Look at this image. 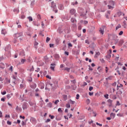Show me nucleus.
<instances>
[{
  "mask_svg": "<svg viewBox=\"0 0 127 127\" xmlns=\"http://www.w3.org/2000/svg\"><path fill=\"white\" fill-rule=\"evenodd\" d=\"M30 122L32 124H36V123H37V121L36 120V119L33 117H31Z\"/></svg>",
  "mask_w": 127,
  "mask_h": 127,
  "instance_id": "6",
  "label": "nucleus"
},
{
  "mask_svg": "<svg viewBox=\"0 0 127 127\" xmlns=\"http://www.w3.org/2000/svg\"><path fill=\"white\" fill-rule=\"evenodd\" d=\"M79 98H80V95L76 94V100H79Z\"/></svg>",
  "mask_w": 127,
  "mask_h": 127,
  "instance_id": "45",
  "label": "nucleus"
},
{
  "mask_svg": "<svg viewBox=\"0 0 127 127\" xmlns=\"http://www.w3.org/2000/svg\"><path fill=\"white\" fill-rule=\"evenodd\" d=\"M66 108H70V107H71V106H70V104H66Z\"/></svg>",
  "mask_w": 127,
  "mask_h": 127,
  "instance_id": "54",
  "label": "nucleus"
},
{
  "mask_svg": "<svg viewBox=\"0 0 127 127\" xmlns=\"http://www.w3.org/2000/svg\"><path fill=\"white\" fill-rule=\"evenodd\" d=\"M50 48H52V47H54V44H49Z\"/></svg>",
  "mask_w": 127,
  "mask_h": 127,
  "instance_id": "49",
  "label": "nucleus"
},
{
  "mask_svg": "<svg viewBox=\"0 0 127 127\" xmlns=\"http://www.w3.org/2000/svg\"><path fill=\"white\" fill-rule=\"evenodd\" d=\"M6 97H7V99H9L11 97V95L10 94H7L6 95Z\"/></svg>",
  "mask_w": 127,
  "mask_h": 127,
  "instance_id": "48",
  "label": "nucleus"
},
{
  "mask_svg": "<svg viewBox=\"0 0 127 127\" xmlns=\"http://www.w3.org/2000/svg\"><path fill=\"white\" fill-rule=\"evenodd\" d=\"M85 43H87V44H90V42L88 40H85Z\"/></svg>",
  "mask_w": 127,
  "mask_h": 127,
  "instance_id": "64",
  "label": "nucleus"
},
{
  "mask_svg": "<svg viewBox=\"0 0 127 127\" xmlns=\"http://www.w3.org/2000/svg\"><path fill=\"white\" fill-rule=\"evenodd\" d=\"M21 18L22 19H24V18H25V16L23 15V13H22V15L21 16Z\"/></svg>",
  "mask_w": 127,
  "mask_h": 127,
  "instance_id": "32",
  "label": "nucleus"
},
{
  "mask_svg": "<svg viewBox=\"0 0 127 127\" xmlns=\"http://www.w3.org/2000/svg\"><path fill=\"white\" fill-rule=\"evenodd\" d=\"M41 89L42 90H43V89H44V84L41 83Z\"/></svg>",
  "mask_w": 127,
  "mask_h": 127,
  "instance_id": "41",
  "label": "nucleus"
},
{
  "mask_svg": "<svg viewBox=\"0 0 127 127\" xmlns=\"http://www.w3.org/2000/svg\"><path fill=\"white\" fill-rule=\"evenodd\" d=\"M10 45H8L5 47L4 50L9 53H10Z\"/></svg>",
  "mask_w": 127,
  "mask_h": 127,
  "instance_id": "4",
  "label": "nucleus"
},
{
  "mask_svg": "<svg viewBox=\"0 0 127 127\" xmlns=\"http://www.w3.org/2000/svg\"><path fill=\"white\" fill-rule=\"evenodd\" d=\"M111 117H113V119H115L116 117V113H111L110 114Z\"/></svg>",
  "mask_w": 127,
  "mask_h": 127,
  "instance_id": "16",
  "label": "nucleus"
},
{
  "mask_svg": "<svg viewBox=\"0 0 127 127\" xmlns=\"http://www.w3.org/2000/svg\"><path fill=\"white\" fill-rule=\"evenodd\" d=\"M37 45H38V43L35 41L34 43V46H35V48H36V49H37Z\"/></svg>",
  "mask_w": 127,
  "mask_h": 127,
  "instance_id": "21",
  "label": "nucleus"
},
{
  "mask_svg": "<svg viewBox=\"0 0 127 127\" xmlns=\"http://www.w3.org/2000/svg\"><path fill=\"white\" fill-rule=\"evenodd\" d=\"M63 98L64 101H66V100H67V95H63Z\"/></svg>",
  "mask_w": 127,
  "mask_h": 127,
  "instance_id": "23",
  "label": "nucleus"
},
{
  "mask_svg": "<svg viewBox=\"0 0 127 127\" xmlns=\"http://www.w3.org/2000/svg\"><path fill=\"white\" fill-rule=\"evenodd\" d=\"M124 34V32L123 31H121L120 33H119V35H123Z\"/></svg>",
  "mask_w": 127,
  "mask_h": 127,
  "instance_id": "46",
  "label": "nucleus"
},
{
  "mask_svg": "<svg viewBox=\"0 0 127 127\" xmlns=\"http://www.w3.org/2000/svg\"><path fill=\"white\" fill-rule=\"evenodd\" d=\"M23 87H24V84H21L20 85V89H22V88H23Z\"/></svg>",
  "mask_w": 127,
  "mask_h": 127,
  "instance_id": "53",
  "label": "nucleus"
},
{
  "mask_svg": "<svg viewBox=\"0 0 127 127\" xmlns=\"http://www.w3.org/2000/svg\"><path fill=\"white\" fill-rule=\"evenodd\" d=\"M121 27H122V26L121 25V24H119L116 28V30H118L119 28H121Z\"/></svg>",
  "mask_w": 127,
  "mask_h": 127,
  "instance_id": "19",
  "label": "nucleus"
},
{
  "mask_svg": "<svg viewBox=\"0 0 127 127\" xmlns=\"http://www.w3.org/2000/svg\"><path fill=\"white\" fill-rule=\"evenodd\" d=\"M56 44H57V45H58L59 44V39H57L56 40Z\"/></svg>",
  "mask_w": 127,
  "mask_h": 127,
  "instance_id": "37",
  "label": "nucleus"
},
{
  "mask_svg": "<svg viewBox=\"0 0 127 127\" xmlns=\"http://www.w3.org/2000/svg\"><path fill=\"white\" fill-rule=\"evenodd\" d=\"M104 97L106 99H109V94L104 95Z\"/></svg>",
  "mask_w": 127,
  "mask_h": 127,
  "instance_id": "47",
  "label": "nucleus"
},
{
  "mask_svg": "<svg viewBox=\"0 0 127 127\" xmlns=\"http://www.w3.org/2000/svg\"><path fill=\"white\" fill-rule=\"evenodd\" d=\"M88 95L89 96H93L94 95V92H89Z\"/></svg>",
  "mask_w": 127,
  "mask_h": 127,
  "instance_id": "52",
  "label": "nucleus"
},
{
  "mask_svg": "<svg viewBox=\"0 0 127 127\" xmlns=\"http://www.w3.org/2000/svg\"><path fill=\"white\" fill-rule=\"evenodd\" d=\"M69 102H70V104H71V105H74V104H75V101H72L71 99L69 100Z\"/></svg>",
  "mask_w": 127,
  "mask_h": 127,
  "instance_id": "29",
  "label": "nucleus"
},
{
  "mask_svg": "<svg viewBox=\"0 0 127 127\" xmlns=\"http://www.w3.org/2000/svg\"><path fill=\"white\" fill-rule=\"evenodd\" d=\"M58 103H59V100H56V101H55L54 104H55V105H57V104H58Z\"/></svg>",
  "mask_w": 127,
  "mask_h": 127,
  "instance_id": "42",
  "label": "nucleus"
},
{
  "mask_svg": "<svg viewBox=\"0 0 127 127\" xmlns=\"http://www.w3.org/2000/svg\"><path fill=\"white\" fill-rule=\"evenodd\" d=\"M54 86H52V90L53 91L56 90L57 89V87H58V81L55 80L53 81Z\"/></svg>",
  "mask_w": 127,
  "mask_h": 127,
  "instance_id": "1",
  "label": "nucleus"
},
{
  "mask_svg": "<svg viewBox=\"0 0 127 127\" xmlns=\"http://www.w3.org/2000/svg\"><path fill=\"white\" fill-rule=\"evenodd\" d=\"M5 81H6V83H10V79H8L7 78V77H6V78H5Z\"/></svg>",
  "mask_w": 127,
  "mask_h": 127,
  "instance_id": "24",
  "label": "nucleus"
},
{
  "mask_svg": "<svg viewBox=\"0 0 127 127\" xmlns=\"http://www.w3.org/2000/svg\"><path fill=\"white\" fill-rule=\"evenodd\" d=\"M115 41V44H117V43H118L119 42V39H114Z\"/></svg>",
  "mask_w": 127,
  "mask_h": 127,
  "instance_id": "50",
  "label": "nucleus"
},
{
  "mask_svg": "<svg viewBox=\"0 0 127 127\" xmlns=\"http://www.w3.org/2000/svg\"><path fill=\"white\" fill-rule=\"evenodd\" d=\"M75 12H76V10L74 9H71L70 10V13H71V14H74Z\"/></svg>",
  "mask_w": 127,
  "mask_h": 127,
  "instance_id": "12",
  "label": "nucleus"
},
{
  "mask_svg": "<svg viewBox=\"0 0 127 127\" xmlns=\"http://www.w3.org/2000/svg\"><path fill=\"white\" fill-rule=\"evenodd\" d=\"M28 82H29V83H31V82H32V77H31V76H30L29 77V79H28Z\"/></svg>",
  "mask_w": 127,
  "mask_h": 127,
  "instance_id": "20",
  "label": "nucleus"
},
{
  "mask_svg": "<svg viewBox=\"0 0 127 127\" xmlns=\"http://www.w3.org/2000/svg\"><path fill=\"white\" fill-rule=\"evenodd\" d=\"M50 38H49V37H47V38H46V42L47 43H48V42H50Z\"/></svg>",
  "mask_w": 127,
  "mask_h": 127,
  "instance_id": "33",
  "label": "nucleus"
},
{
  "mask_svg": "<svg viewBox=\"0 0 127 127\" xmlns=\"http://www.w3.org/2000/svg\"><path fill=\"white\" fill-rule=\"evenodd\" d=\"M123 26L124 28H127V21H124L123 23Z\"/></svg>",
  "mask_w": 127,
  "mask_h": 127,
  "instance_id": "14",
  "label": "nucleus"
},
{
  "mask_svg": "<svg viewBox=\"0 0 127 127\" xmlns=\"http://www.w3.org/2000/svg\"><path fill=\"white\" fill-rule=\"evenodd\" d=\"M27 106H28V104L26 102H24L22 105L23 110H26L27 109Z\"/></svg>",
  "mask_w": 127,
  "mask_h": 127,
  "instance_id": "8",
  "label": "nucleus"
},
{
  "mask_svg": "<svg viewBox=\"0 0 127 127\" xmlns=\"http://www.w3.org/2000/svg\"><path fill=\"white\" fill-rule=\"evenodd\" d=\"M111 56L110 54L108 55L107 56H106V58H107L108 59H110V58H111Z\"/></svg>",
  "mask_w": 127,
  "mask_h": 127,
  "instance_id": "40",
  "label": "nucleus"
},
{
  "mask_svg": "<svg viewBox=\"0 0 127 127\" xmlns=\"http://www.w3.org/2000/svg\"><path fill=\"white\" fill-rule=\"evenodd\" d=\"M87 85H88V84L86 82H83V87H85V86H87Z\"/></svg>",
  "mask_w": 127,
  "mask_h": 127,
  "instance_id": "59",
  "label": "nucleus"
},
{
  "mask_svg": "<svg viewBox=\"0 0 127 127\" xmlns=\"http://www.w3.org/2000/svg\"><path fill=\"white\" fill-rule=\"evenodd\" d=\"M46 78L48 79H50V80H51V76H50L49 75H46Z\"/></svg>",
  "mask_w": 127,
  "mask_h": 127,
  "instance_id": "56",
  "label": "nucleus"
},
{
  "mask_svg": "<svg viewBox=\"0 0 127 127\" xmlns=\"http://www.w3.org/2000/svg\"><path fill=\"white\" fill-rule=\"evenodd\" d=\"M22 35H23V33L22 32L20 33L15 34V38H18V37H20V36H22Z\"/></svg>",
  "mask_w": 127,
  "mask_h": 127,
  "instance_id": "7",
  "label": "nucleus"
},
{
  "mask_svg": "<svg viewBox=\"0 0 127 127\" xmlns=\"http://www.w3.org/2000/svg\"><path fill=\"white\" fill-rule=\"evenodd\" d=\"M58 111L59 112V113H63V110L61 108H59L58 109Z\"/></svg>",
  "mask_w": 127,
  "mask_h": 127,
  "instance_id": "27",
  "label": "nucleus"
},
{
  "mask_svg": "<svg viewBox=\"0 0 127 127\" xmlns=\"http://www.w3.org/2000/svg\"><path fill=\"white\" fill-rule=\"evenodd\" d=\"M39 35H41L42 36H44V35L42 34V31H40L39 32Z\"/></svg>",
  "mask_w": 127,
  "mask_h": 127,
  "instance_id": "55",
  "label": "nucleus"
},
{
  "mask_svg": "<svg viewBox=\"0 0 127 127\" xmlns=\"http://www.w3.org/2000/svg\"><path fill=\"white\" fill-rule=\"evenodd\" d=\"M13 11L14 12H17V13H18V12H19V10L18 9V8H14L13 9Z\"/></svg>",
  "mask_w": 127,
  "mask_h": 127,
  "instance_id": "18",
  "label": "nucleus"
},
{
  "mask_svg": "<svg viewBox=\"0 0 127 127\" xmlns=\"http://www.w3.org/2000/svg\"><path fill=\"white\" fill-rule=\"evenodd\" d=\"M20 56H24L25 54H24V51H22L20 53H19Z\"/></svg>",
  "mask_w": 127,
  "mask_h": 127,
  "instance_id": "15",
  "label": "nucleus"
},
{
  "mask_svg": "<svg viewBox=\"0 0 127 127\" xmlns=\"http://www.w3.org/2000/svg\"><path fill=\"white\" fill-rule=\"evenodd\" d=\"M26 125V123H25V122H24V121H22V126H25Z\"/></svg>",
  "mask_w": 127,
  "mask_h": 127,
  "instance_id": "57",
  "label": "nucleus"
},
{
  "mask_svg": "<svg viewBox=\"0 0 127 127\" xmlns=\"http://www.w3.org/2000/svg\"><path fill=\"white\" fill-rule=\"evenodd\" d=\"M48 107H49V108H52V103L50 102L48 104Z\"/></svg>",
  "mask_w": 127,
  "mask_h": 127,
  "instance_id": "25",
  "label": "nucleus"
},
{
  "mask_svg": "<svg viewBox=\"0 0 127 127\" xmlns=\"http://www.w3.org/2000/svg\"><path fill=\"white\" fill-rule=\"evenodd\" d=\"M72 26H73V27H74V28H76L77 27V25H76V24H75V23H73L72 24Z\"/></svg>",
  "mask_w": 127,
  "mask_h": 127,
  "instance_id": "58",
  "label": "nucleus"
},
{
  "mask_svg": "<svg viewBox=\"0 0 127 127\" xmlns=\"http://www.w3.org/2000/svg\"><path fill=\"white\" fill-rule=\"evenodd\" d=\"M97 70L99 71V72H102V70H103V68L102 67L99 66L97 68Z\"/></svg>",
  "mask_w": 127,
  "mask_h": 127,
  "instance_id": "22",
  "label": "nucleus"
},
{
  "mask_svg": "<svg viewBox=\"0 0 127 127\" xmlns=\"http://www.w3.org/2000/svg\"><path fill=\"white\" fill-rule=\"evenodd\" d=\"M99 32H100L101 34H104V30H102V28L99 30Z\"/></svg>",
  "mask_w": 127,
  "mask_h": 127,
  "instance_id": "30",
  "label": "nucleus"
},
{
  "mask_svg": "<svg viewBox=\"0 0 127 127\" xmlns=\"http://www.w3.org/2000/svg\"><path fill=\"white\" fill-rule=\"evenodd\" d=\"M50 118H51V120H53V119H54V118H55V117L53 115H50L49 116Z\"/></svg>",
  "mask_w": 127,
  "mask_h": 127,
  "instance_id": "35",
  "label": "nucleus"
},
{
  "mask_svg": "<svg viewBox=\"0 0 127 127\" xmlns=\"http://www.w3.org/2000/svg\"><path fill=\"white\" fill-rule=\"evenodd\" d=\"M1 95H5L6 94V91H3L1 92Z\"/></svg>",
  "mask_w": 127,
  "mask_h": 127,
  "instance_id": "63",
  "label": "nucleus"
},
{
  "mask_svg": "<svg viewBox=\"0 0 127 127\" xmlns=\"http://www.w3.org/2000/svg\"><path fill=\"white\" fill-rule=\"evenodd\" d=\"M70 82H71V83H72L73 84H74V85H75V84H76V79L70 80Z\"/></svg>",
  "mask_w": 127,
  "mask_h": 127,
  "instance_id": "34",
  "label": "nucleus"
},
{
  "mask_svg": "<svg viewBox=\"0 0 127 127\" xmlns=\"http://www.w3.org/2000/svg\"><path fill=\"white\" fill-rule=\"evenodd\" d=\"M7 125H9V126H10V125H11V122H10V121H7Z\"/></svg>",
  "mask_w": 127,
  "mask_h": 127,
  "instance_id": "60",
  "label": "nucleus"
},
{
  "mask_svg": "<svg viewBox=\"0 0 127 127\" xmlns=\"http://www.w3.org/2000/svg\"><path fill=\"white\" fill-rule=\"evenodd\" d=\"M1 33L3 34V35H5L6 34V31L5 29H2Z\"/></svg>",
  "mask_w": 127,
  "mask_h": 127,
  "instance_id": "13",
  "label": "nucleus"
},
{
  "mask_svg": "<svg viewBox=\"0 0 127 127\" xmlns=\"http://www.w3.org/2000/svg\"><path fill=\"white\" fill-rule=\"evenodd\" d=\"M86 103H87V105H89V104H90V99H87L86 100Z\"/></svg>",
  "mask_w": 127,
  "mask_h": 127,
  "instance_id": "44",
  "label": "nucleus"
},
{
  "mask_svg": "<svg viewBox=\"0 0 127 127\" xmlns=\"http://www.w3.org/2000/svg\"><path fill=\"white\" fill-rule=\"evenodd\" d=\"M55 66H56V64H55V63L51 64V66H50V68L51 70H52L53 71H55Z\"/></svg>",
  "mask_w": 127,
  "mask_h": 127,
  "instance_id": "5",
  "label": "nucleus"
},
{
  "mask_svg": "<svg viewBox=\"0 0 127 127\" xmlns=\"http://www.w3.org/2000/svg\"><path fill=\"white\" fill-rule=\"evenodd\" d=\"M94 89V87H93L92 86H90L89 88V91H92V90H93Z\"/></svg>",
  "mask_w": 127,
  "mask_h": 127,
  "instance_id": "51",
  "label": "nucleus"
},
{
  "mask_svg": "<svg viewBox=\"0 0 127 127\" xmlns=\"http://www.w3.org/2000/svg\"><path fill=\"white\" fill-rule=\"evenodd\" d=\"M32 71H34V67H33V66H32V68L30 69V72H32Z\"/></svg>",
  "mask_w": 127,
  "mask_h": 127,
  "instance_id": "43",
  "label": "nucleus"
},
{
  "mask_svg": "<svg viewBox=\"0 0 127 127\" xmlns=\"http://www.w3.org/2000/svg\"><path fill=\"white\" fill-rule=\"evenodd\" d=\"M16 39H17V38H15L14 39V41H13L14 43H16L17 42V40Z\"/></svg>",
  "mask_w": 127,
  "mask_h": 127,
  "instance_id": "61",
  "label": "nucleus"
},
{
  "mask_svg": "<svg viewBox=\"0 0 127 127\" xmlns=\"http://www.w3.org/2000/svg\"><path fill=\"white\" fill-rule=\"evenodd\" d=\"M117 14L119 17H120V15H122V14H123V16H125V13H123L122 12H121V11L118 12L117 13Z\"/></svg>",
  "mask_w": 127,
  "mask_h": 127,
  "instance_id": "11",
  "label": "nucleus"
},
{
  "mask_svg": "<svg viewBox=\"0 0 127 127\" xmlns=\"http://www.w3.org/2000/svg\"><path fill=\"white\" fill-rule=\"evenodd\" d=\"M100 54H101V53H100L99 52L96 53L95 57H98V56H99Z\"/></svg>",
  "mask_w": 127,
  "mask_h": 127,
  "instance_id": "26",
  "label": "nucleus"
},
{
  "mask_svg": "<svg viewBox=\"0 0 127 127\" xmlns=\"http://www.w3.org/2000/svg\"><path fill=\"white\" fill-rule=\"evenodd\" d=\"M70 20H71V22H73V23H75V22H77L76 19L73 18H71Z\"/></svg>",
  "mask_w": 127,
  "mask_h": 127,
  "instance_id": "17",
  "label": "nucleus"
},
{
  "mask_svg": "<svg viewBox=\"0 0 127 127\" xmlns=\"http://www.w3.org/2000/svg\"><path fill=\"white\" fill-rule=\"evenodd\" d=\"M64 70L65 71H67V72H70V68H69V67H65L64 68Z\"/></svg>",
  "mask_w": 127,
  "mask_h": 127,
  "instance_id": "28",
  "label": "nucleus"
},
{
  "mask_svg": "<svg viewBox=\"0 0 127 127\" xmlns=\"http://www.w3.org/2000/svg\"><path fill=\"white\" fill-rule=\"evenodd\" d=\"M58 7L61 10H63V9H64V6L62 4H60L58 6Z\"/></svg>",
  "mask_w": 127,
  "mask_h": 127,
  "instance_id": "9",
  "label": "nucleus"
},
{
  "mask_svg": "<svg viewBox=\"0 0 127 127\" xmlns=\"http://www.w3.org/2000/svg\"><path fill=\"white\" fill-rule=\"evenodd\" d=\"M78 10H79V12H80V13H81L80 14V16H85L86 14L84 12V11H83L84 9L83 8H79L78 9Z\"/></svg>",
  "mask_w": 127,
  "mask_h": 127,
  "instance_id": "3",
  "label": "nucleus"
},
{
  "mask_svg": "<svg viewBox=\"0 0 127 127\" xmlns=\"http://www.w3.org/2000/svg\"><path fill=\"white\" fill-rule=\"evenodd\" d=\"M110 4H112V5H115V2H114V1H110Z\"/></svg>",
  "mask_w": 127,
  "mask_h": 127,
  "instance_id": "36",
  "label": "nucleus"
},
{
  "mask_svg": "<svg viewBox=\"0 0 127 127\" xmlns=\"http://www.w3.org/2000/svg\"><path fill=\"white\" fill-rule=\"evenodd\" d=\"M55 58H59V55H58V54H56V55H55Z\"/></svg>",
  "mask_w": 127,
  "mask_h": 127,
  "instance_id": "62",
  "label": "nucleus"
},
{
  "mask_svg": "<svg viewBox=\"0 0 127 127\" xmlns=\"http://www.w3.org/2000/svg\"><path fill=\"white\" fill-rule=\"evenodd\" d=\"M25 61H26V60L24 59H22L21 60V62L22 64H23V63H24V62Z\"/></svg>",
  "mask_w": 127,
  "mask_h": 127,
  "instance_id": "38",
  "label": "nucleus"
},
{
  "mask_svg": "<svg viewBox=\"0 0 127 127\" xmlns=\"http://www.w3.org/2000/svg\"><path fill=\"white\" fill-rule=\"evenodd\" d=\"M51 7H53V10L56 13H57V12H58V10L56 9V4L54 3V1L52 2Z\"/></svg>",
  "mask_w": 127,
  "mask_h": 127,
  "instance_id": "2",
  "label": "nucleus"
},
{
  "mask_svg": "<svg viewBox=\"0 0 127 127\" xmlns=\"http://www.w3.org/2000/svg\"><path fill=\"white\" fill-rule=\"evenodd\" d=\"M108 103H109V108H111V107H112V103H113V100H111V99H109L108 101H107Z\"/></svg>",
  "mask_w": 127,
  "mask_h": 127,
  "instance_id": "10",
  "label": "nucleus"
},
{
  "mask_svg": "<svg viewBox=\"0 0 127 127\" xmlns=\"http://www.w3.org/2000/svg\"><path fill=\"white\" fill-rule=\"evenodd\" d=\"M28 18L29 21H32V20H33V19L32 18V17H31V16H29L28 17Z\"/></svg>",
  "mask_w": 127,
  "mask_h": 127,
  "instance_id": "31",
  "label": "nucleus"
},
{
  "mask_svg": "<svg viewBox=\"0 0 127 127\" xmlns=\"http://www.w3.org/2000/svg\"><path fill=\"white\" fill-rule=\"evenodd\" d=\"M56 120L57 121H61V118L57 117L56 118Z\"/></svg>",
  "mask_w": 127,
  "mask_h": 127,
  "instance_id": "39",
  "label": "nucleus"
}]
</instances>
